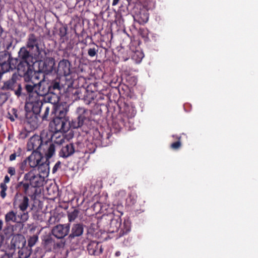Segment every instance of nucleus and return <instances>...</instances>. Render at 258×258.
I'll list each match as a JSON object with an SVG mask.
<instances>
[{"label": "nucleus", "instance_id": "obj_12", "mask_svg": "<svg viewBox=\"0 0 258 258\" xmlns=\"http://www.w3.org/2000/svg\"><path fill=\"white\" fill-rule=\"evenodd\" d=\"M38 60V72L39 73H43L46 75L51 73L54 69L55 65L54 59L52 57H46Z\"/></svg>", "mask_w": 258, "mask_h": 258}, {"label": "nucleus", "instance_id": "obj_33", "mask_svg": "<svg viewBox=\"0 0 258 258\" xmlns=\"http://www.w3.org/2000/svg\"><path fill=\"white\" fill-rule=\"evenodd\" d=\"M7 60L8 63L10 64V67H11V70H13L16 69H17L19 62V58H14L9 56L7 58Z\"/></svg>", "mask_w": 258, "mask_h": 258}, {"label": "nucleus", "instance_id": "obj_22", "mask_svg": "<svg viewBox=\"0 0 258 258\" xmlns=\"http://www.w3.org/2000/svg\"><path fill=\"white\" fill-rule=\"evenodd\" d=\"M87 250L90 255H98L103 251L102 245L95 241H92L88 244Z\"/></svg>", "mask_w": 258, "mask_h": 258}, {"label": "nucleus", "instance_id": "obj_35", "mask_svg": "<svg viewBox=\"0 0 258 258\" xmlns=\"http://www.w3.org/2000/svg\"><path fill=\"white\" fill-rule=\"evenodd\" d=\"M137 196L136 193L131 192L126 199V202L130 205H134L137 202Z\"/></svg>", "mask_w": 258, "mask_h": 258}, {"label": "nucleus", "instance_id": "obj_55", "mask_svg": "<svg viewBox=\"0 0 258 258\" xmlns=\"http://www.w3.org/2000/svg\"><path fill=\"white\" fill-rule=\"evenodd\" d=\"M119 1L120 0H113L112 5L113 6H115L117 5L118 4V2H119Z\"/></svg>", "mask_w": 258, "mask_h": 258}, {"label": "nucleus", "instance_id": "obj_16", "mask_svg": "<svg viewBox=\"0 0 258 258\" xmlns=\"http://www.w3.org/2000/svg\"><path fill=\"white\" fill-rule=\"evenodd\" d=\"M78 143H68L64 144L59 152V157L66 159L71 156L75 152H79L78 149Z\"/></svg>", "mask_w": 258, "mask_h": 258}, {"label": "nucleus", "instance_id": "obj_34", "mask_svg": "<svg viewBox=\"0 0 258 258\" xmlns=\"http://www.w3.org/2000/svg\"><path fill=\"white\" fill-rule=\"evenodd\" d=\"M79 211L78 209H74L68 213V220L70 222L74 221L78 216Z\"/></svg>", "mask_w": 258, "mask_h": 258}, {"label": "nucleus", "instance_id": "obj_47", "mask_svg": "<svg viewBox=\"0 0 258 258\" xmlns=\"http://www.w3.org/2000/svg\"><path fill=\"white\" fill-rule=\"evenodd\" d=\"M27 162H28L27 158H26L21 164L20 168L21 170H28V169L26 168Z\"/></svg>", "mask_w": 258, "mask_h": 258}, {"label": "nucleus", "instance_id": "obj_19", "mask_svg": "<svg viewBox=\"0 0 258 258\" xmlns=\"http://www.w3.org/2000/svg\"><path fill=\"white\" fill-rule=\"evenodd\" d=\"M31 185L28 180H25L24 176L22 181L18 182L16 186V195H24L30 196L29 190L31 188Z\"/></svg>", "mask_w": 258, "mask_h": 258}, {"label": "nucleus", "instance_id": "obj_50", "mask_svg": "<svg viewBox=\"0 0 258 258\" xmlns=\"http://www.w3.org/2000/svg\"><path fill=\"white\" fill-rule=\"evenodd\" d=\"M61 163L60 161H57L52 168V173H55L58 169L60 167Z\"/></svg>", "mask_w": 258, "mask_h": 258}, {"label": "nucleus", "instance_id": "obj_8", "mask_svg": "<svg viewBox=\"0 0 258 258\" xmlns=\"http://www.w3.org/2000/svg\"><path fill=\"white\" fill-rule=\"evenodd\" d=\"M33 64L29 62L19 61L17 70L19 75L23 77L24 81H29L33 77L38 78V73L34 71Z\"/></svg>", "mask_w": 258, "mask_h": 258}, {"label": "nucleus", "instance_id": "obj_29", "mask_svg": "<svg viewBox=\"0 0 258 258\" xmlns=\"http://www.w3.org/2000/svg\"><path fill=\"white\" fill-rule=\"evenodd\" d=\"M124 114L127 119L134 117L136 114L135 108L132 106H125L124 108Z\"/></svg>", "mask_w": 258, "mask_h": 258}, {"label": "nucleus", "instance_id": "obj_20", "mask_svg": "<svg viewBox=\"0 0 258 258\" xmlns=\"http://www.w3.org/2000/svg\"><path fill=\"white\" fill-rule=\"evenodd\" d=\"M71 63L67 59L60 60L58 64L57 74L61 76H68L71 74Z\"/></svg>", "mask_w": 258, "mask_h": 258}, {"label": "nucleus", "instance_id": "obj_54", "mask_svg": "<svg viewBox=\"0 0 258 258\" xmlns=\"http://www.w3.org/2000/svg\"><path fill=\"white\" fill-rule=\"evenodd\" d=\"M5 239V237L2 233H0V246L2 245Z\"/></svg>", "mask_w": 258, "mask_h": 258}, {"label": "nucleus", "instance_id": "obj_17", "mask_svg": "<svg viewBox=\"0 0 258 258\" xmlns=\"http://www.w3.org/2000/svg\"><path fill=\"white\" fill-rule=\"evenodd\" d=\"M70 230L69 224H58L51 230L52 234L57 239H62L68 235Z\"/></svg>", "mask_w": 258, "mask_h": 258}, {"label": "nucleus", "instance_id": "obj_56", "mask_svg": "<svg viewBox=\"0 0 258 258\" xmlns=\"http://www.w3.org/2000/svg\"><path fill=\"white\" fill-rule=\"evenodd\" d=\"M3 226V221L2 220L0 219V233H1V231L2 230Z\"/></svg>", "mask_w": 258, "mask_h": 258}, {"label": "nucleus", "instance_id": "obj_4", "mask_svg": "<svg viewBox=\"0 0 258 258\" xmlns=\"http://www.w3.org/2000/svg\"><path fill=\"white\" fill-rule=\"evenodd\" d=\"M112 216H107L102 218V221L105 220L109 221V224L107 225L106 229L109 233L117 232V238H120L128 234L131 231V222L128 220H124L121 225V220L120 217L113 218Z\"/></svg>", "mask_w": 258, "mask_h": 258}, {"label": "nucleus", "instance_id": "obj_28", "mask_svg": "<svg viewBox=\"0 0 258 258\" xmlns=\"http://www.w3.org/2000/svg\"><path fill=\"white\" fill-rule=\"evenodd\" d=\"M89 45L90 47L88 49V55L91 57L97 55L98 52V45H96L94 42L89 43Z\"/></svg>", "mask_w": 258, "mask_h": 258}, {"label": "nucleus", "instance_id": "obj_5", "mask_svg": "<svg viewBox=\"0 0 258 258\" xmlns=\"http://www.w3.org/2000/svg\"><path fill=\"white\" fill-rule=\"evenodd\" d=\"M25 48L35 53V57L44 58L46 53L44 49L39 47V40L34 34H30L27 37Z\"/></svg>", "mask_w": 258, "mask_h": 258}, {"label": "nucleus", "instance_id": "obj_58", "mask_svg": "<svg viewBox=\"0 0 258 258\" xmlns=\"http://www.w3.org/2000/svg\"><path fill=\"white\" fill-rule=\"evenodd\" d=\"M2 258H12L9 255L6 254Z\"/></svg>", "mask_w": 258, "mask_h": 258}, {"label": "nucleus", "instance_id": "obj_25", "mask_svg": "<svg viewBox=\"0 0 258 258\" xmlns=\"http://www.w3.org/2000/svg\"><path fill=\"white\" fill-rule=\"evenodd\" d=\"M11 243L15 248L21 249L24 247L26 240L21 234H16L12 239Z\"/></svg>", "mask_w": 258, "mask_h": 258}, {"label": "nucleus", "instance_id": "obj_30", "mask_svg": "<svg viewBox=\"0 0 258 258\" xmlns=\"http://www.w3.org/2000/svg\"><path fill=\"white\" fill-rule=\"evenodd\" d=\"M3 234L6 235L7 237L14 235V226L11 224H6L3 230Z\"/></svg>", "mask_w": 258, "mask_h": 258}, {"label": "nucleus", "instance_id": "obj_23", "mask_svg": "<svg viewBox=\"0 0 258 258\" xmlns=\"http://www.w3.org/2000/svg\"><path fill=\"white\" fill-rule=\"evenodd\" d=\"M84 231V227L82 224H74L72 227L71 233L69 236V238L72 240L76 237H79L82 235Z\"/></svg>", "mask_w": 258, "mask_h": 258}, {"label": "nucleus", "instance_id": "obj_26", "mask_svg": "<svg viewBox=\"0 0 258 258\" xmlns=\"http://www.w3.org/2000/svg\"><path fill=\"white\" fill-rule=\"evenodd\" d=\"M10 178L8 175L5 176L4 181L0 184V188L1 189L0 195L2 199H5L7 196L6 191L8 189L7 183L10 182Z\"/></svg>", "mask_w": 258, "mask_h": 258}, {"label": "nucleus", "instance_id": "obj_57", "mask_svg": "<svg viewBox=\"0 0 258 258\" xmlns=\"http://www.w3.org/2000/svg\"><path fill=\"white\" fill-rule=\"evenodd\" d=\"M115 256H119V255H120V251H116V252H115Z\"/></svg>", "mask_w": 258, "mask_h": 258}, {"label": "nucleus", "instance_id": "obj_13", "mask_svg": "<svg viewBox=\"0 0 258 258\" xmlns=\"http://www.w3.org/2000/svg\"><path fill=\"white\" fill-rule=\"evenodd\" d=\"M28 213H20L17 215V213L13 211L8 212L5 216L6 224H10L11 221L16 223H24L29 219Z\"/></svg>", "mask_w": 258, "mask_h": 258}, {"label": "nucleus", "instance_id": "obj_2", "mask_svg": "<svg viewBox=\"0 0 258 258\" xmlns=\"http://www.w3.org/2000/svg\"><path fill=\"white\" fill-rule=\"evenodd\" d=\"M43 105V102L39 98L27 100L25 104L26 121L34 128L38 126V115H39Z\"/></svg>", "mask_w": 258, "mask_h": 258}, {"label": "nucleus", "instance_id": "obj_61", "mask_svg": "<svg viewBox=\"0 0 258 258\" xmlns=\"http://www.w3.org/2000/svg\"><path fill=\"white\" fill-rule=\"evenodd\" d=\"M8 139H9V140H10V136H9V137H8Z\"/></svg>", "mask_w": 258, "mask_h": 258}, {"label": "nucleus", "instance_id": "obj_21", "mask_svg": "<svg viewBox=\"0 0 258 258\" xmlns=\"http://www.w3.org/2000/svg\"><path fill=\"white\" fill-rule=\"evenodd\" d=\"M43 79L37 82L38 98H41V97L50 93V88L48 86V82L45 80V77L43 75Z\"/></svg>", "mask_w": 258, "mask_h": 258}, {"label": "nucleus", "instance_id": "obj_10", "mask_svg": "<svg viewBox=\"0 0 258 258\" xmlns=\"http://www.w3.org/2000/svg\"><path fill=\"white\" fill-rule=\"evenodd\" d=\"M25 180H28L31 187H39L43 185L44 176L32 169L25 174Z\"/></svg>", "mask_w": 258, "mask_h": 258}, {"label": "nucleus", "instance_id": "obj_24", "mask_svg": "<svg viewBox=\"0 0 258 258\" xmlns=\"http://www.w3.org/2000/svg\"><path fill=\"white\" fill-rule=\"evenodd\" d=\"M50 158L47 157L45 155V157L40 164L37 166L39 173L43 174V175H47L49 171V159Z\"/></svg>", "mask_w": 258, "mask_h": 258}, {"label": "nucleus", "instance_id": "obj_7", "mask_svg": "<svg viewBox=\"0 0 258 258\" xmlns=\"http://www.w3.org/2000/svg\"><path fill=\"white\" fill-rule=\"evenodd\" d=\"M78 116L69 121L70 127L78 128L87 124L89 121V111L83 107H78L77 109Z\"/></svg>", "mask_w": 258, "mask_h": 258}, {"label": "nucleus", "instance_id": "obj_38", "mask_svg": "<svg viewBox=\"0 0 258 258\" xmlns=\"http://www.w3.org/2000/svg\"><path fill=\"white\" fill-rule=\"evenodd\" d=\"M56 111L58 112V116L56 117L67 118L66 116L68 111L66 108L59 106L56 108Z\"/></svg>", "mask_w": 258, "mask_h": 258}, {"label": "nucleus", "instance_id": "obj_9", "mask_svg": "<svg viewBox=\"0 0 258 258\" xmlns=\"http://www.w3.org/2000/svg\"><path fill=\"white\" fill-rule=\"evenodd\" d=\"M133 16L134 21L141 25H144L149 20V13L144 6H136L133 10Z\"/></svg>", "mask_w": 258, "mask_h": 258}, {"label": "nucleus", "instance_id": "obj_32", "mask_svg": "<svg viewBox=\"0 0 258 258\" xmlns=\"http://www.w3.org/2000/svg\"><path fill=\"white\" fill-rule=\"evenodd\" d=\"M10 70H11V67H10L7 59L1 60L0 61V73L1 74H4Z\"/></svg>", "mask_w": 258, "mask_h": 258}, {"label": "nucleus", "instance_id": "obj_43", "mask_svg": "<svg viewBox=\"0 0 258 258\" xmlns=\"http://www.w3.org/2000/svg\"><path fill=\"white\" fill-rule=\"evenodd\" d=\"M176 139H178V141L172 143L170 145V147L171 149L173 150H177L179 149L181 146L180 139L181 137L180 136H176Z\"/></svg>", "mask_w": 258, "mask_h": 258}, {"label": "nucleus", "instance_id": "obj_37", "mask_svg": "<svg viewBox=\"0 0 258 258\" xmlns=\"http://www.w3.org/2000/svg\"><path fill=\"white\" fill-rule=\"evenodd\" d=\"M18 253L19 258H27L30 255V252L25 247L20 249Z\"/></svg>", "mask_w": 258, "mask_h": 258}, {"label": "nucleus", "instance_id": "obj_36", "mask_svg": "<svg viewBox=\"0 0 258 258\" xmlns=\"http://www.w3.org/2000/svg\"><path fill=\"white\" fill-rule=\"evenodd\" d=\"M83 99L86 104H89L94 99L93 92L86 91V94L84 95Z\"/></svg>", "mask_w": 258, "mask_h": 258}, {"label": "nucleus", "instance_id": "obj_18", "mask_svg": "<svg viewBox=\"0 0 258 258\" xmlns=\"http://www.w3.org/2000/svg\"><path fill=\"white\" fill-rule=\"evenodd\" d=\"M43 152L33 151L32 154L27 157L28 164L30 167L35 168L42 161L45 156H43Z\"/></svg>", "mask_w": 258, "mask_h": 258}, {"label": "nucleus", "instance_id": "obj_59", "mask_svg": "<svg viewBox=\"0 0 258 258\" xmlns=\"http://www.w3.org/2000/svg\"><path fill=\"white\" fill-rule=\"evenodd\" d=\"M109 134H106V139H109Z\"/></svg>", "mask_w": 258, "mask_h": 258}, {"label": "nucleus", "instance_id": "obj_1", "mask_svg": "<svg viewBox=\"0 0 258 258\" xmlns=\"http://www.w3.org/2000/svg\"><path fill=\"white\" fill-rule=\"evenodd\" d=\"M27 149L29 151L43 152L44 155L51 158L55 153L54 145L49 141L43 142L42 137L37 135L31 137L27 143Z\"/></svg>", "mask_w": 258, "mask_h": 258}, {"label": "nucleus", "instance_id": "obj_40", "mask_svg": "<svg viewBox=\"0 0 258 258\" xmlns=\"http://www.w3.org/2000/svg\"><path fill=\"white\" fill-rule=\"evenodd\" d=\"M44 111L41 118L42 120H49V114L50 112V106H44Z\"/></svg>", "mask_w": 258, "mask_h": 258}, {"label": "nucleus", "instance_id": "obj_31", "mask_svg": "<svg viewBox=\"0 0 258 258\" xmlns=\"http://www.w3.org/2000/svg\"><path fill=\"white\" fill-rule=\"evenodd\" d=\"M144 56L143 52L140 50H137L134 52L132 54V58L137 63H139L141 62Z\"/></svg>", "mask_w": 258, "mask_h": 258}, {"label": "nucleus", "instance_id": "obj_44", "mask_svg": "<svg viewBox=\"0 0 258 258\" xmlns=\"http://www.w3.org/2000/svg\"><path fill=\"white\" fill-rule=\"evenodd\" d=\"M68 28L66 26H63L59 29V35L61 39L66 36L67 34Z\"/></svg>", "mask_w": 258, "mask_h": 258}, {"label": "nucleus", "instance_id": "obj_46", "mask_svg": "<svg viewBox=\"0 0 258 258\" xmlns=\"http://www.w3.org/2000/svg\"><path fill=\"white\" fill-rule=\"evenodd\" d=\"M42 214H40L39 212L37 211L33 215V218L35 220L40 221H42Z\"/></svg>", "mask_w": 258, "mask_h": 258}, {"label": "nucleus", "instance_id": "obj_48", "mask_svg": "<svg viewBox=\"0 0 258 258\" xmlns=\"http://www.w3.org/2000/svg\"><path fill=\"white\" fill-rule=\"evenodd\" d=\"M94 135H98V136L97 137V140H99L101 142H103L104 141V138L103 137V134H101L98 131V130H95Z\"/></svg>", "mask_w": 258, "mask_h": 258}, {"label": "nucleus", "instance_id": "obj_53", "mask_svg": "<svg viewBox=\"0 0 258 258\" xmlns=\"http://www.w3.org/2000/svg\"><path fill=\"white\" fill-rule=\"evenodd\" d=\"M29 132L25 131L24 132H21L20 136L22 139H25L28 136Z\"/></svg>", "mask_w": 258, "mask_h": 258}, {"label": "nucleus", "instance_id": "obj_6", "mask_svg": "<svg viewBox=\"0 0 258 258\" xmlns=\"http://www.w3.org/2000/svg\"><path fill=\"white\" fill-rule=\"evenodd\" d=\"M2 90L14 91L17 97L21 96L22 95V87L18 75L13 74L9 80L4 82Z\"/></svg>", "mask_w": 258, "mask_h": 258}, {"label": "nucleus", "instance_id": "obj_27", "mask_svg": "<svg viewBox=\"0 0 258 258\" xmlns=\"http://www.w3.org/2000/svg\"><path fill=\"white\" fill-rule=\"evenodd\" d=\"M48 86L50 88V94H54L55 91H60L61 89L60 82L58 79H55L50 81V83H48Z\"/></svg>", "mask_w": 258, "mask_h": 258}, {"label": "nucleus", "instance_id": "obj_11", "mask_svg": "<svg viewBox=\"0 0 258 258\" xmlns=\"http://www.w3.org/2000/svg\"><path fill=\"white\" fill-rule=\"evenodd\" d=\"M38 79V78L33 77L30 80L25 81L24 92H22V94L27 96V100L38 98L37 82H35L34 80Z\"/></svg>", "mask_w": 258, "mask_h": 258}, {"label": "nucleus", "instance_id": "obj_14", "mask_svg": "<svg viewBox=\"0 0 258 258\" xmlns=\"http://www.w3.org/2000/svg\"><path fill=\"white\" fill-rule=\"evenodd\" d=\"M19 61L29 62L34 64L41 58H37L35 56V53L27 49L25 47H22L18 52Z\"/></svg>", "mask_w": 258, "mask_h": 258}, {"label": "nucleus", "instance_id": "obj_42", "mask_svg": "<svg viewBox=\"0 0 258 258\" xmlns=\"http://www.w3.org/2000/svg\"><path fill=\"white\" fill-rule=\"evenodd\" d=\"M41 102L43 103H50V106H53V103L52 102V96L48 93L47 95H45V96H43L41 97Z\"/></svg>", "mask_w": 258, "mask_h": 258}, {"label": "nucleus", "instance_id": "obj_52", "mask_svg": "<svg viewBox=\"0 0 258 258\" xmlns=\"http://www.w3.org/2000/svg\"><path fill=\"white\" fill-rule=\"evenodd\" d=\"M44 242H45V244H46V245L51 244H52L54 242L53 239L50 237H47L45 239Z\"/></svg>", "mask_w": 258, "mask_h": 258}, {"label": "nucleus", "instance_id": "obj_41", "mask_svg": "<svg viewBox=\"0 0 258 258\" xmlns=\"http://www.w3.org/2000/svg\"><path fill=\"white\" fill-rule=\"evenodd\" d=\"M9 118L11 121H14L16 118H18V115L17 114V110L15 108H12L11 112H9Z\"/></svg>", "mask_w": 258, "mask_h": 258}, {"label": "nucleus", "instance_id": "obj_62", "mask_svg": "<svg viewBox=\"0 0 258 258\" xmlns=\"http://www.w3.org/2000/svg\"><path fill=\"white\" fill-rule=\"evenodd\" d=\"M126 1H128V2H129V1H130L131 0H126Z\"/></svg>", "mask_w": 258, "mask_h": 258}, {"label": "nucleus", "instance_id": "obj_49", "mask_svg": "<svg viewBox=\"0 0 258 258\" xmlns=\"http://www.w3.org/2000/svg\"><path fill=\"white\" fill-rule=\"evenodd\" d=\"M8 173L11 176H14L16 174V169L14 167H9L8 168Z\"/></svg>", "mask_w": 258, "mask_h": 258}, {"label": "nucleus", "instance_id": "obj_51", "mask_svg": "<svg viewBox=\"0 0 258 258\" xmlns=\"http://www.w3.org/2000/svg\"><path fill=\"white\" fill-rule=\"evenodd\" d=\"M12 40L7 41L5 42V45L7 50H9L12 47Z\"/></svg>", "mask_w": 258, "mask_h": 258}, {"label": "nucleus", "instance_id": "obj_3", "mask_svg": "<svg viewBox=\"0 0 258 258\" xmlns=\"http://www.w3.org/2000/svg\"><path fill=\"white\" fill-rule=\"evenodd\" d=\"M51 131L53 132L52 138L56 139L54 143L62 144L64 142L63 133H67L70 128L68 118L54 117L49 123Z\"/></svg>", "mask_w": 258, "mask_h": 258}, {"label": "nucleus", "instance_id": "obj_39", "mask_svg": "<svg viewBox=\"0 0 258 258\" xmlns=\"http://www.w3.org/2000/svg\"><path fill=\"white\" fill-rule=\"evenodd\" d=\"M22 150L20 147H18L15 152L12 154L9 157V160L11 161L15 160L16 157H20L22 155Z\"/></svg>", "mask_w": 258, "mask_h": 258}, {"label": "nucleus", "instance_id": "obj_45", "mask_svg": "<svg viewBox=\"0 0 258 258\" xmlns=\"http://www.w3.org/2000/svg\"><path fill=\"white\" fill-rule=\"evenodd\" d=\"M38 240V237L37 236H33L30 237L28 240V245L31 247L33 246L37 242Z\"/></svg>", "mask_w": 258, "mask_h": 258}, {"label": "nucleus", "instance_id": "obj_15", "mask_svg": "<svg viewBox=\"0 0 258 258\" xmlns=\"http://www.w3.org/2000/svg\"><path fill=\"white\" fill-rule=\"evenodd\" d=\"M28 196L24 195H15L14 196L13 205L17 207L22 213H28L26 210L29 206Z\"/></svg>", "mask_w": 258, "mask_h": 258}, {"label": "nucleus", "instance_id": "obj_60", "mask_svg": "<svg viewBox=\"0 0 258 258\" xmlns=\"http://www.w3.org/2000/svg\"><path fill=\"white\" fill-rule=\"evenodd\" d=\"M57 246H60V245H59V244H57Z\"/></svg>", "mask_w": 258, "mask_h": 258}]
</instances>
